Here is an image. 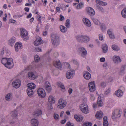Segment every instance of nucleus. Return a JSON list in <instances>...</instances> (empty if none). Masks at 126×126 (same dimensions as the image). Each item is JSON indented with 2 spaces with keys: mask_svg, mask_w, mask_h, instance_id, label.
I'll return each mask as SVG.
<instances>
[{
  "mask_svg": "<svg viewBox=\"0 0 126 126\" xmlns=\"http://www.w3.org/2000/svg\"><path fill=\"white\" fill-rule=\"evenodd\" d=\"M75 71L73 69H71L67 71L66 74V77L68 79L72 78L75 75Z\"/></svg>",
  "mask_w": 126,
  "mask_h": 126,
  "instance_id": "1a4fd4ad",
  "label": "nucleus"
},
{
  "mask_svg": "<svg viewBox=\"0 0 126 126\" xmlns=\"http://www.w3.org/2000/svg\"><path fill=\"white\" fill-rule=\"evenodd\" d=\"M67 103L65 101L62 99H60L57 105L58 108L63 109L65 107L66 104Z\"/></svg>",
  "mask_w": 126,
  "mask_h": 126,
  "instance_id": "0eeeda50",
  "label": "nucleus"
},
{
  "mask_svg": "<svg viewBox=\"0 0 126 126\" xmlns=\"http://www.w3.org/2000/svg\"><path fill=\"white\" fill-rule=\"evenodd\" d=\"M9 21L11 23H14L16 22V21L15 20L11 19Z\"/></svg>",
  "mask_w": 126,
  "mask_h": 126,
  "instance_id": "338daca9",
  "label": "nucleus"
},
{
  "mask_svg": "<svg viewBox=\"0 0 126 126\" xmlns=\"http://www.w3.org/2000/svg\"><path fill=\"white\" fill-rule=\"evenodd\" d=\"M32 14L31 13H30L26 17V18H28L31 17Z\"/></svg>",
  "mask_w": 126,
  "mask_h": 126,
  "instance_id": "774afa93",
  "label": "nucleus"
},
{
  "mask_svg": "<svg viewBox=\"0 0 126 126\" xmlns=\"http://www.w3.org/2000/svg\"><path fill=\"white\" fill-rule=\"evenodd\" d=\"M59 55V54L58 52H55L54 53L53 56L55 57H57Z\"/></svg>",
  "mask_w": 126,
  "mask_h": 126,
  "instance_id": "13d9d810",
  "label": "nucleus"
},
{
  "mask_svg": "<svg viewBox=\"0 0 126 126\" xmlns=\"http://www.w3.org/2000/svg\"><path fill=\"white\" fill-rule=\"evenodd\" d=\"M76 38L77 41L79 43H88L90 40V38L86 35H79L77 36Z\"/></svg>",
  "mask_w": 126,
  "mask_h": 126,
  "instance_id": "f03ea898",
  "label": "nucleus"
},
{
  "mask_svg": "<svg viewBox=\"0 0 126 126\" xmlns=\"http://www.w3.org/2000/svg\"><path fill=\"white\" fill-rule=\"evenodd\" d=\"M113 61L115 63H118L121 62V60L120 57L114 56L113 58Z\"/></svg>",
  "mask_w": 126,
  "mask_h": 126,
  "instance_id": "6ab92c4d",
  "label": "nucleus"
},
{
  "mask_svg": "<svg viewBox=\"0 0 126 126\" xmlns=\"http://www.w3.org/2000/svg\"><path fill=\"white\" fill-rule=\"evenodd\" d=\"M54 117L55 119H59V116L57 114H55L54 115Z\"/></svg>",
  "mask_w": 126,
  "mask_h": 126,
  "instance_id": "8fccbe9b",
  "label": "nucleus"
},
{
  "mask_svg": "<svg viewBox=\"0 0 126 126\" xmlns=\"http://www.w3.org/2000/svg\"><path fill=\"white\" fill-rule=\"evenodd\" d=\"M75 119L77 121H82L83 119V117L81 115L78 116L77 115H75L74 116Z\"/></svg>",
  "mask_w": 126,
  "mask_h": 126,
  "instance_id": "393cba45",
  "label": "nucleus"
},
{
  "mask_svg": "<svg viewBox=\"0 0 126 126\" xmlns=\"http://www.w3.org/2000/svg\"><path fill=\"white\" fill-rule=\"evenodd\" d=\"M87 13L90 16H93L95 14V12L93 9L91 7H88L86 8Z\"/></svg>",
  "mask_w": 126,
  "mask_h": 126,
  "instance_id": "f8f14e48",
  "label": "nucleus"
},
{
  "mask_svg": "<svg viewBox=\"0 0 126 126\" xmlns=\"http://www.w3.org/2000/svg\"><path fill=\"white\" fill-rule=\"evenodd\" d=\"M35 51L38 52H41L42 51V49L41 48L39 47H36L35 48Z\"/></svg>",
  "mask_w": 126,
  "mask_h": 126,
  "instance_id": "09e8293b",
  "label": "nucleus"
},
{
  "mask_svg": "<svg viewBox=\"0 0 126 126\" xmlns=\"http://www.w3.org/2000/svg\"><path fill=\"white\" fill-rule=\"evenodd\" d=\"M66 126H74V124L72 123H71L69 122H68L66 124Z\"/></svg>",
  "mask_w": 126,
  "mask_h": 126,
  "instance_id": "3c124183",
  "label": "nucleus"
},
{
  "mask_svg": "<svg viewBox=\"0 0 126 126\" xmlns=\"http://www.w3.org/2000/svg\"><path fill=\"white\" fill-rule=\"evenodd\" d=\"M122 111L120 110L115 109L112 112L111 118L113 120H115L120 117Z\"/></svg>",
  "mask_w": 126,
  "mask_h": 126,
  "instance_id": "20e7f679",
  "label": "nucleus"
},
{
  "mask_svg": "<svg viewBox=\"0 0 126 126\" xmlns=\"http://www.w3.org/2000/svg\"><path fill=\"white\" fill-rule=\"evenodd\" d=\"M54 65L55 67L59 69L62 70V69L61 63L59 60L54 62Z\"/></svg>",
  "mask_w": 126,
  "mask_h": 126,
  "instance_id": "dca6fc26",
  "label": "nucleus"
},
{
  "mask_svg": "<svg viewBox=\"0 0 126 126\" xmlns=\"http://www.w3.org/2000/svg\"><path fill=\"white\" fill-rule=\"evenodd\" d=\"M28 76L30 79L34 80L36 78L35 76L32 72H30L28 74Z\"/></svg>",
  "mask_w": 126,
  "mask_h": 126,
  "instance_id": "412c9836",
  "label": "nucleus"
},
{
  "mask_svg": "<svg viewBox=\"0 0 126 126\" xmlns=\"http://www.w3.org/2000/svg\"><path fill=\"white\" fill-rule=\"evenodd\" d=\"M109 36L110 38L111 39H113L114 38V36L113 33L110 35Z\"/></svg>",
  "mask_w": 126,
  "mask_h": 126,
  "instance_id": "e2e57ef3",
  "label": "nucleus"
},
{
  "mask_svg": "<svg viewBox=\"0 0 126 126\" xmlns=\"http://www.w3.org/2000/svg\"><path fill=\"white\" fill-rule=\"evenodd\" d=\"M21 82L19 79H16L13 82L12 84L13 87L16 88H19Z\"/></svg>",
  "mask_w": 126,
  "mask_h": 126,
  "instance_id": "9b49d317",
  "label": "nucleus"
},
{
  "mask_svg": "<svg viewBox=\"0 0 126 126\" xmlns=\"http://www.w3.org/2000/svg\"><path fill=\"white\" fill-rule=\"evenodd\" d=\"M72 62L74 64H77L78 63L77 61L75 60H73L72 61Z\"/></svg>",
  "mask_w": 126,
  "mask_h": 126,
  "instance_id": "69168bd1",
  "label": "nucleus"
},
{
  "mask_svg": "<svg viewBox=\"0 0 126 126\" xmlns=\"http://www.w3.org/2000/svg\"><path fill=\"white\" fill-rule=\"evenodd\" d=\"M110 88H109L108 89L105 93V94H109L110 91Z\"/></svg>",
  "mask_w": 126,
  "mask_h": 126,
  "instance_id": "bf43d9fd",
  "label": "nucleus"
},
{
  "mask_svg": "<svg viewBox=\"0 0 126 126\" xmlns=\"http://www.w3.org/2000/svg\"><path fill=\"white\" fill-rule=\"evenodd\" d=\"M21 36L22 38H23L24 39L27 40L28 39V32L25 30L23 28H21L20 29Z\"/></svg>",
  "mask_w": 126,
  "mask_h": 126,
  "instance_id": "423d86ee",
  "label": "nucleus"
},
{
  "mask_svg": "<svg viewBox=\"0 0 126 126\" xmlns=\"http://www.w3.org/2000/svg\"><path fill=\"white\" fill-rule=\"evenodd\" d=\"M83 76L86 79H89L91 78V74L88 72H86L84 73Z\"/></svg>",
  "mask_w": 126,
  "mask_h": 126,
  "instance_id": "5701e85b",
  "label": "nucleus"
},
{
  "mask_svg": "<svg viewBox=\"0 0 126 126\" xmlns=\"http://www.w3.org/2000/svg\"><path fill=\"white\" fill-rule=\"evenodd\" d=\"M88 87L90 92H93L95 90L94 82V81L89 83L88 84Z\"/></svg>",
  "mask_w": 126,
  "mask_h": 126,
  "instance_id": "ddd939ff",
  "label": "nucleus"
},
{
  "mask_svg": "<svg viewBox=\"0 0 126 126\" xmlns=\"http://www.w3.org/2000/svg\"><path fill=\"white\" fill-rule=\"evenodd\" d=\"M27 92L28 95L30 97H31L33 94L32 90L29 88H28L27 89Z\"/></svg>",
  "mask_w": 126,
  "mask_h": 126,
  "instance_id": "f704fd0d",
  "label": "nucleus"
},
{
  "mask_svg": "<svg viewBox=\"0 0 126 126\" xmlns=\"http://www.w3.org/2000/svg\"><path fill=\"white\" fill-rule=\"evenodd\" d=\"M27 86L28 88L32 89H33L35 87V85L33 83H29L27 85Z\"/></svg>",
  "mask_w": 126,
  "mask_h": 126,
  "instance_id": "c85d7f7f",
  "label": "nucleus"
},
{
  "mask_svg": "<svg viewBox=\"0 0 126 126\" xmlns=\"http://www.w3.org/2000/svg\"><path fill=\"white\" fill-rule=\"evenodd\" d=\"M103 113L101 111L98 112L95 115L96 118L100 119L102 118L103 115Z\"/></svg>",
  "mask_w": 126,
  "mask_h": 126,
  "instance_id": "2f4dec72",
  "label": "nucleus"
},
{
  "mask_svg": "<svg viewBox=\"0 0 126 126\" xmlns=\"http://www.w3.org/2000/svg\"><path fill=\"white\" fill-rule=\"evenodd\" d=\"M22 44L20 42H17L15 44V47L16 50V51H18L19 49H21L22 48Z\"/></svg>",
  "mask_w": 126,
  "mask_h": 126,
  "instance_id": "f3484780",
  "label": "nucleus"
},
{
  "mask_svg": "<svg viewBox=\"0 0 126 126\" xmlns=\"http://www.w3.org/2000/svg\"><path fill=\"white\" fill-rule=\"evenodd\" d=\"M83 6V4L82 2H80L78 5L77 8L78 9H81Z\"/></svg>",
  "mask_w": 126,
  "mask_h": 126,
  "instance_id": "a18cd8bd",
  "label": "nucleus"
},
{
  "mask_svg": "<svg viewBox=\"0 0 126 126\" xmlns=\"http://www.w3.org/2000/svg\"><path fill=\"white\" fill-rule=\"evenodd\" d=\"M70 20L69 19H67L65 23V26L67 28H69L70 26Z\"/></svg>",
  "mask_w": 126,
  "mask_h": 126,
  "instance_id": "a19ab883",
  "label": "nucleus"
},
{
  "mask_svg": "<svg viewBox=\"0 0 126 126\" xmlns=\"http://www.w3.org/2000/svg\"><path fill=\"white\" fill-rule=\"evenodd\" d=\"M37 93L39 96L40 97H44L46 95V93L45 90L42 88H39L38 90Z\"/></svg>",
  "mask_w": 126,
  "mask_h": 126,
  "instance_id": "6e6552de",
  "label": "nucleus"
},
{
  "mask_svg": "<svg viewBox=\"0 0 126 126\" xmlns=\"http://www.w3.org/2000/svg\"><path fill=\"white\" fill-rule=\"evenodd\" d=\"M115 94L118 97H121L123 95V92L122 90L119 89L115 93Z\"/></svg>",
  "mask_w": 126,
  "mask_h": 126,
  "instance_id": "b1692460",
  "label": "nucleus"
},
{
  "mask_svg": "<svg viewBox=\"0 0 126 126\" xmlns=\"http://www.w3.org/2000/svg\"><path fill=\"white\" fill-rule=\"evenodd\" d=\"M96 6L97 9L100 11H104V10L102 7L100 6L98 4H96Z\"/></svg>",
  "mask_w": 126,
  "mask_h": 126,
  "instance_id": "37998d69",
  "label": "nucleus"
},
{
  "mask_svg": "<svg viewBox=\"0 0 126 126\" xmlns=\"http://www.w3.org/2000/svg\"><path fill=\"white\" fill-rule=\"evenodd\" d=\"M34 59L35 61L38 62L39 61L40 58L39 56L37 55H35L34 57Z\"/></svg>",
  "mask_w": 126,
  "mask_h": 126,
  "instance_id": "49530a36",
  "label": "nucleus"
},
{
  "mask_svg": "<svg viewBox=\"0 0 126 126\" xmlns=\"http://www.w3.org/2000/svg\"><path fill=\"white\" fill-rule=\"evenodd\" d=\"M121 14L123 17H126V7H125L122 11Z\"/></svg>",
  "mask_w": 126,
  "mask_h": 126,
  "instance_id": "58836bf2",
  "label": "nucleus"
},
{
  "mask_svg": "<svg viewBox=\"0 0 126 126\" xmlns=\"http://www.w3.org/2000/svg\"><path fill=\"white\" fill-rule=\"evenodd\" d=\"M101 27L102 30L103 31L104 30L106 29L105 25L104 24H102L101 25Z\"/></svg>",
  "mask_w": 126,
  "mask_h": 126,
  "instance_id": "603ef678",
  "label": "nucleus"
},
{
  "mask_svg": "<svg viewBox=\"0 0 126 126\" xmlns=\"http://www.w3.org/2000/svg\"><path fill=\"white\" fill-rule=\"evenodd\" d=\"M103 123L104 126H108V122L107 121V117L106 116H105L103 119Z\"/></svg>",
  "mask_w": 126,
  "mask_h": 126,
  "instance_id": "a878e982",
  "label": "nucleus"
},
{
  "mask_svg": "<svg viewBox=\"0 0 126 126\" xmlns=\"http://www.w3.org/2000/svg\"><path fill=\"white\" fill-rule=\"evenodd\" d=\"M42 113V111L40 110H37L33 114L35 116H37L41 115Z\"/></svg>",
  "mask_w": 126,
  "mask_h": 126,
  "instance_id": "c9c22d12",
  "label": "nucleus"
},
{
  "mask_svg": "<svg viewBox=\"0 0 126 126\" xmlns=\"http://www.w3.org/2000/svg\"><path fill=\"white\" fill-rule=\"evenodd\" d=\"M36 17L37 18H38V20H41V19H40V18L41 17V16H40L39 14H37V15Z\"/></svg>",
  "mask_w": 126,
  "mask_h": 126,
  "instance_id": "680f3d73",
  "label": "nucleus"
},
{
  "mask_svg": "<svg viewBox=\"0 0 126 126\" xmlns=\"http://www.w3.org/2000/svg\"><path fill=\"white\" fill-rule=\"evenodd\" d=\"M11 115L13 119L16 118L17 115V111L15 110L12 111L11 113Z\"/></svg>",
  "mask_w": 126,
  "mask_h": 126,
  "instance_id": "72a5a7b5",
  "label": "nucleus"
},
{
  "mask_svg": "<svg viewBox=\"0 0 126 126\" xmlns=\"http://www.w3.org/2000/svg\"><path fill=\"white\" fill-rule=\"evenodd\" d=\"M12 93H10L7 94L5 96V99L7 101H10L12 99Z\"/></svg>",
  "mask_w": 126,
  "mask_h": 126,
  "instance_id": "c756f323",
  "label": "nucleus"
},
{
  "mask_svg": "<svg viewBox=\"0 0 126 126\" xmlns=\"http://www.w3.org/2000/svg\"><path fill=\"white\" fill-rule=\"evenodd\" d=\"M91 99L92 100H94L95 99V97L92 94H91L90 95Z\"/></svg>",
  "mask_w": 126,
  "mask_h": 126,
  "instance_id": "864d4df0",
  "label": "nucleus"
},
{
  "mask_svg": "<svg viewBox=\"0 0 126 126\" xmlns=\"http://www.w3.org/2000/svg\"><path fill=\"white\" fill-rule=\"evenodd\" d=\"M45 86L46 89L48 93H49L51 91L52 88L49 82L48 81L46 82L45 84Z\"/></svg>",
  "mask_w": 126,
  "mask_h": 126,
  "instance_id": "4468645a",
  "label": "nucleus"
},
{
  "mask_svg": "<svg viewBox=\"0 0 126 126\" xmlns=\"http://www.w3.org/2000/svg\"><path fill=\"white\" fill-rule=\"evenodd\" d=\"M105 59L104 58L102 57L100 58V61L102 62H104L105 61Z\"/></svg>",
  "mask_w": 126,
  "mask_h": 126,
  "instance_id": "0e129e2a",
  "label": "nucleus"
},
{
  "mask_svg": "<svg viewBox=\"0 0 126 126\" xmlns=\"http://www.w3.org/2000/svg\"><path fill=\"white\" fill-rule=\"evenodd\" d=\"M125 68L124 67H122L121 68V70L119 73L120 75H123L125 73L124 71Z\"/></svg>",
  "mask_w": 126,
  "mask_h": 126,
  "instance_id": "79ce46f5",
  "label": "nucleus"
},
{
  "mask_svg": "<svg viewBox=\"0 0 126 126\" xmlns=\"http://www.w3.org/2000/svg\"><path fill=\"white\" fill-rule=\"evenodd\" d=\"M55 98L52 96H50L48 98V101L51 103H54L55 102Z\"/></svg>",
  "mask_w": 126,
  "mask_h": 126,
  "instance_id": "4c0bfd02",
  "label": "nucleus"
},
{
  "mask_svg": "<svg viewBox=\"0 0 126 126\" xmlns=\"http://www.w3.org/2000/svg\"><path fill=\"white\" fill-rule=\"evenodd\" d=\"M87 107L88 106L85 103H83L80 105V109L82 112L85 114H87L89 112Z\"/></svg>",
  "mask_w": 126,
  "mask_h": 126,
  "instance_id": "39448f33",
  "label": "nucleus"
},
{
  "mask_svg": "<svg viewBox=\"0 0 126 126\" xmlns=\"http://www.w3.org/2000/svg\"><path fill=\"white\" fill-rule=\"evenodd\" d=\"M16 41V38L15 37H12L9 41V45L11 47L12 46L14 45Z\"/></svg>",
  "mask_w": 126,
  "mask_h": 126,
  "instance_id": "aec40b11",
  "label": "nucleus"
},
{
  "mask_svg": "<svg viewBox=\"0 0 126 126\" xmlns=\"http://www.w3.org/2000/svg\"><path fill=\"white\" fill-rule=\"evenodd\" d=\"M102 50L104 53H106L107 52L108 49V47L106 44H104L102 46Z\"/></svg>",
  "mask_w": 126,
  "mask_h": 126,
  "instance_id": "bb28decb",
  "label": "nucleus"
},
{
  "mask_svg": "<svg viewBox=\"0 0 126 126\" xmlns=\"http://www.w3.org/2000/svg\"><path fill=\"white\" fill-rule=\"evenodd\" d=\"M31 122L33 126H37L38 124V121L35 119H32L31 120Z\"/></svg>",
  "mask_w": 126,
  "mask_h": 126,
  "instance_id": "cd10ccee",
  "label": "nucleus"
},
{
  "mask_svg": "<svg viewBox=\"0 0 126 126\" xmlns=\"http://www.w3.org/2000/svg\"><path fill=\"white\" fill-rule=\"evenodd\" d=\"M78 51L79 54L83 57H84L87 54V51L83 47H81L78 49Z\"/></svg>",
  "mask_w": 126,
  "mask_h": 126,
  "instance_id": "9d476101",
  "label": "nucleus"
},
{
  "mask_svg": "<svg viewBox=\"0 0 126 126\" xmlns=\"http://www.w3.org/2000/svg\"><path fill=\"white\" fill-rule=\"evenodd\" d=\"M112 48L114 50L118 51L120 49V48L117 45H113L112 46Z\"/></svg>",
  "mask_w": 126,
  "mask_h": 126,
  "instance_id": "e433bc0d",
  "label": "nucleus"
},
{
  "mask_svg": "<svg viewBox=\"0 0 126 126\" xmlns=\"http://www.w3.org/2000/svg\"><path fill=\"white\" fill-rule=\"evenodd\" d=\"M73 92V89L71 88H69L68 90V92L69 94L70 95Z\"/></svg>",
  "mask_w": 126,
  "mask_h": 126,
  "instance_id": "4d7b16f0",
  "label": "nucleus"
},
{
  "mask_svg": "<svg viewBox=\"0 0 126 126\" xmlns=\"http://www.w3.org/2000/svg\"><path fill=\"white\" fill-rule=\"evenodd\" d=\"M60 20L61 21H62L64 18V17L61 15H60Z\"/></svg>",
  "mask_w": 126,
  "mask_h": 126,
  "instance_id": "5fc2aeb1",
  "label": "nucleus"
},
{
  "mask_svg": "<svg viewBox=\"0 0 126 126\" xmlns=\"http://www.w3.org/2000/svg\"><path fill=\"white\" fill-rule=\"evenodd\" d=\"M99 38L100 40H102L103 39V37L102 35V34L99 35Z\"/></svg>",
  "mask_w": 126,
  "mask_h": 126,
  "instance_id": "052dcab7",
  "label": "nucleus"
},
{
  "mask_svg": "<svg viewBox=\"0 0 126 126\" xmlns=\"http://www.w3.org/2000/svg\"><path fill=\"white\" fill-rule=\"evenodd\" d=\"M92 124L90 122L86 123L83 124V126H91Z\"/></svg>",
  "mask_w": 126,
  "mask_h": 126,
  "instance_id": "de8ad7c7",
  "label": "nucleus"
},
{
  "mask_svg": "<svg viewBox=\"0 0 126 126\" xmlns=\"http://www.w3.org/2000/svg\"><path fill=\"white\" fill-rule=\"evenodd\" d=\"M101 86L102 87H105L106 86V84L104 82H102L101 84Z\"/></svg>",
  "mask_w": 126,
  "mask_h": 126,
  "instance_id": "6e6d98bb",
  "label": "nucleus"
},
{
  "mask_svg": "<svg viewBox=\"0 0 126 126\" xmlns=\"http://www.w3.org/2000/svg\"><path fill=\"white\" fill-rule=\"evenodd\" d=\"M1 63L5 66L8 68H11L13 66V59L11 58H3L1 60Z\"/></svg>",
  "mask_w": 126,
  "mask_h": 126,
  "instance_id": "f257e3e1",
  "label": "nucleus"
},
{
  "mask_svg": "<svg viewBox=\"0 0 126 126\" xmlns=\"http://www.w3.org/2000/svg\"><path fill=\"white\" fill-rule=\"evenodd\" d=\"M83 21L84 24L87 26L88 27L91 26V24L90 21L89 19L85 18H84L83 19Z\"/></svg>",
  "mask_w": 126,
  "mask_h": 126,
  "instance_id": "a211bd4d",
  "label": "nucleus"
},
{
  "mask_svg": "<svg viewBox=\"0 0 126 126\" xmlns=\"http://www.w3.org/2000/svg\"><path fill=\"white\" fill-rule=\"evenodd\" d=\"M51 38L52 44L55 47H56L59 45L60 43V40L58 36L55 34H51Z\"/></svg>",
  "mask_w": 126,
  "mask_h": 126,
  "instance_id": "7ed1b4c3",
  "label": "nucleus"
},
{
  "mask_svg": "<svg viewBox=\"0 0 126 126\" xmlns=\"http://www.w3.org/2000/svg\"><path fill=\"white\" fill-rule=\"evenodd\" d=\"M57 85L61 88L63 89H65V87L64 85L61 82H59L57 83Z\"/></svg>",
  "mask_w": 126,
  "mask_h": 126,
  "instance_id": "c03bdc74",
  "label": "nucleus"
},
{
  "mask_svg": "<svg viewBox=\"0 0 126 126\" xmlns=\"http://www.w3.org/2000/svg\"><path fill=\"white\" fill-rule=\"evenodd\" d=\"M100 97H98V99L97 101V103L99 106H102L103 105V102L102 101Z\"/></svg>",
  "mask_w": 126,
  "mask_h": 126,
  "instance_id": "7c9ffc66",
  "label": "nucleus"
},
{
  "mask_svg": "<svg viewBox=\"0 0 126 126\" xmlns=\"http://www.w3.org/2000/svg\"><path fill=\"white\" fill-rule=\"evenodd\" d=\"M43 41L41 38L39 37H38L36 38V40L34 42V45L35 46H38L42 44Z\"/></svg>",
  "mask_w": 126,
  "mask_h": 126,
  "instance_id": "2eb2a0df",
  "label": "nucleus"
},
{
  "mask_svg": "<svg viewBox=\"0 0 126 126\" xmlns=\"http://www.w3.org/2000/svg\"><path fill=\"white\" fill-rule=\"evenodd\" d=\"M96 3L100 5L103 6H105L107 4V3L101 0H95Z\"/></svg>",
  "mask_w": 126,
  "mask_h": 126,
  "instance_id": "4be33fe9",
  "label": "nucleus"
},
{
  "mask_svg": "<svg viewBox=\"0 0 126 126\" xmlns=\"http://www.w3.org/2000/svg\"><path fill=\"white\" fill-rule=\"evenodd\" d=\"M60 31L62 32L65 33L67 31V29L63 25H61L60 26Z\"/></svg>",
  "mask_w": 126,
  "mask_h": 126,
  "instance_id": "473e14b6",
  "label": "nucleus"
},
{
  "mask_svg": "<svg viewBox=\"0 0 126 126\" xmlns=\"http://www.w3.org/2000/svg\"><path fill=\"white\" fill-rule=\"evenodd\" d=\"M92 20L93 22L95 24L97 25H99L100 24V22L97 19L93 18Z\"/></svg>",
  "mask_w": 126,
  "mask_h": 126,
  "instance_id": "ea45409f",
  "label": "nucleus"
}]
</instances>
